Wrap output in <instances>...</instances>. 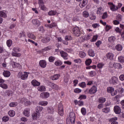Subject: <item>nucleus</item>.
<instances>
[{
  "label": "nucleus",
  "mask_w": 124,
  "mask_h": 124,
  "mask_svg": "<svg viewBox=\"0 0 124 124\" xmlns=\"http://www.w3.org/2000/svg\"><path fill=\"white\" fill-rule=\"evenodd\" d=\"M97 92V88L95 86H93L91 89H87L84 91V93L86 94H88L89 93V94H94L95 93Z\"/></svg>",
  "instance_id": "1"
},
{
  "label": "nucleus",
  "mask_w": 124,
  "mask_h": 124,
  "mask_svg": "<svg viewBox=\"0 0 124 124\" xmlns=\"http://www.w3.org/2000/svg\"><path fill=\"white\" fill-rule=\"evenodd\" d=\"M29 74L30 73L24 72L23 73L22 72H19L18 73L17 77L18 78H20L21 80H27L28 79V77H29Z\"/></svg>",
  "instance_id": "2"
},
{
  "label": "nucleus",
  "mask_w": 124,
  "mask_h": 124,
  "mask_svg": "<svg viewBox=\"0 0 124 124\" xmlns=\"http://www.w3.org/2000/svg\"><path fill=\"white\" fill-rule=\"evenodd\" d=\"M72 31L73 34L74 35H75V36H77L78 37V36H80V35H81V31H80V28H79V27H74Z\"/></svg>",
  "instance_id": "3"
},
{
  "label": "nucleus",
  "mask_w": 124,
  "mask_h": 124,
  "mask_svg": "<svg viewBox=\"0 0 124 124\" xmlns=\"http://www.w3.org/2000/svg\"><path fill=\"white\" fill-rule=\"evenodd\" d=\"M75 118H76V117L75 116V113H74V112H70L69 115V120L71 124H75Z\"/></svg>",
  "instance_id": "4"
},
{
  "label": "nucleus",
  "mask_w": 124,
  "mask_h": 124,
  "mask_svg": "<svg viewBox=\"0 0 124 124\" xmlns=\"http://www.w3.org/2000/svg\"><path fill=\"white\" fill-rule=\"evenodd\" d=\"M108 4L111 11L115 12L118 10V7H117L115 4L112 2H108Z\"/></svg>",
  "instance_id": "5"
},
{
  "label": "nucleus",
  "mask_w": 124,
  "mask_h": 124,
  "mask_svg": "<svg viewBox=\"0 0 124 124\" xmlns=\"http://www.w3.org/2000/svg\"><path fill=\"white\" fill-rule=\"evenodd\" d=\"M109 82L112 85H116L118 84V78L113 76L109 80Z\"/></svg>",
  "instance_id": "6"
},
{
  "label": "nucleus",
  "mask_w": 124,
  "mask_h": 124,
  "mask_svg": "<svg viewBox=\"0 0 124 124\" xmlns=\"http://www.w3.org/2000/svg\"><path fill=\"white\" fill-rule=\"evenodd\" d=\"M50 96V93L47 92H44L40 94V97L41 98L45 99V98H48Z\"/></svg>",
  "instance_id": "7"
},
{
  "label": "nucleus",
  "mask_w": 124,
  "mask_h": 124,
  "mask_svg": "<svg viewBox=\"0 0 124 124\" xmlns=\"http://www.w3.org/2000/svg\"><path fill=\"white\" fill-rule=\"evenodd\" d=\"M106 57L108 59V60H110V61H113V60H114V53L108 52L106 54Z\"/></svg>",
  "instance_id": "8"
},
{
  "label": "nucleus",
  "mask_w": 124,
  "mask_h": 124,
  "mask_svg": "<svg viewBox=\"0 0 124 124\" xmlns=\"http://www.w3.org/2000/svg\"><path fill=\"white\" fill-rule=\"evenodd\" d=\"M114 111L115 113L119 115V114H121L122 109H121V107H120L119 106H115L114 107Z\"/></svg>",
  "instance_id": "9"
},
{
  "label": "nucleus",
  "mask_w": 124,
  "mask_h": 124,
  "mask_svg": "<svg viewBox=\"0 0 124 124\" xmlns=\"http://www.w3.org/2000/svg\"><path fill=\"white\" fill-rule=\"evenodd\" d=\"M108 93H111V95L114 96L117 94V92L113 93L114 92V88L113 87H108L107 88Z\"/></svg>",
  "instance_id": "10"
},
{
  "label": "nucleus",
  "mask_w": 124,
  "mask_h": 124,
  "mask_svg": "<svg viewBox=\"0 0 124 124\" xmlns=\"http://www.w3.org/2000/svg\"><path fill=\"white\" fill-rule=\"evenodd\" d=\"M60 54L61 55V56L64 60H68V54H67L66 52H65L63 51H61Z\"/></svg>",
  "instance_id": "11"
},
{
  "label": "nucleus",
  "mask_w": 124,
  "mask_h": 124,
  "mask_svg": "<svg viewBox=\"0 0 124 124\" xmlns=\"http://www.w3.org/2000/svg\"><path fill=\"white\" fill-rule=\"evenodd\" d=\"M40 117V113L34 112L32 114L33 120H37Z\"/></svg>",
  "instance_id": "12"
},
{
  "label": "nucleus",
  "mask_w": 124,
  "mask_h": 124,
  "mask_svg": "<svg viewBox=\"0 0 124 124\" xmlns=\"http://www.w3.org/2000/svg\"><path fill=\"white\" fill-rule=\"evenodd\" d=\"M39 65L42 68H45V67L47 65V63L45 60H41L39 62Z\"/></svg>",
  "instance_id": "13"
},
{
  "label": "nucleus",
  "mask_w": 124,
  "mask_h": 124,
  "mask_svg": "<svg viewBox=\"0 0 124 124\" xmlns=\"http://www.w3.org/2000/svg\"><path fill=\"white\" fill-rule=\"evenodd\" d=\"M32 23L33 25L37 26V27H39L40 26V21L37 19H34L32 20Z\"/></svg>",
  "instance_id": "14"
},
{
  "label": "nucleus",
  "mask_w": 124,
  "mask_h": 124,
  "mask_svg": "<svg viewBox=\"0 0 124 124\" xmlns=\"http://www.w3.org/2000/svg\"><path fill=\"white\" fill-rule=\"evenodd\" d=\"M88 3V0H83L82 2L79 3L80 8H84Z\"/></svg>",
  "instance_id": "15"
},
{
  "label": "nucleus",
  "mask_w": 124,
  "mask_h": 124,
  "mask_svg": "<svg viewBox=\"0 0 124 124\" xmlns=\"http://www.w3.org/2000/svg\"><path fill=\"white\" fill-rule=\"evenodd\" d=\"M50 40L51 39H50V37H45L41 40V42H42V43H48Z\"/></svg>",
  "instance_id": "16"
},
{
  "label": "nucleus",
  "mask_w": 124,
  "mask_h": 124,
  "mask_svg": "<svg viewBox=\"0 0 124 124\" xmlns=\"http://www.w3.org/2000/svg\"><path fill=\"white\" fill-rule=\"evenodd\" d=\"M47 112L49 114H54V112H55V109H54V108L52 107H47Z\"/></svg>",
  "instance_id": "17"
},
{
  "label": "nucleus",
  "mask_w": 124,
  "mask_h": 124,
  "mask_svg": "<svg viewBox=\"0 0 124 124\" xmlns=\"http://www.w3.org/2000/svg\"><path fill=\"white\" fill-rule=\"evenodd\" d=\"M3 75L4 77L8 78L11 75V73L9 71L6 70L3 72Z\"/></svg>",
  "instance_id": "18"
},
{
  "label": "nucleus",
  "mask_w": 124,
  "mask_h": 124,
  "mask_svg": "<svg viewBox=\"0 0 124 124\" xmlns=\"http://www.w3.org/2000/svg\"><path fill=\"white\" fill-rule=\"evenodd\" d=\"M88 54L90 57H94L95 56V53H94V51L93 49H89L88 50Z\"/></svg>",
  "instance_id": "19"
},
{
  "label": "nucleus",
  "mask_w": 124,
  "mask_h": 124,
  "mask_svg": "<svg viewBox=\"0 0 124 124\" xmlns=\"http://www.w3.org/2000/svg\"><path fill=\"white\" fill-rule=\"evenodd\" d=\"M115 40H116V38L113 36L108 37V42L111 44H113V43L115 42Z\"/></svg>",
  "instance_id": "20"
},
{
  "label": "nucleus",
  "mask_w": 124,
  "mask_h": 124,
  "mask_svg": "<svg viewBox=\"0 0 124 124\" xmlns=\"http://www.w3.org/2000/svg\"><path fill=\"white\" fill-rule=\"evenodd\" d=\"M30 108H26L24 109L23 111V115L26 117H29L30 116Z\"/></svg>",
  "instance_id": "21"
},
{
  "label": "nucleus",
  "mask_w": 124,
  "mask_h": 124,
  "mask_svg": "<svg viewBox=\"0 0 124 124\" xmlns=\"http://www.w3.org/2000/svg\"><path fill=\"white\" fill-rule=\"evenodd\" d=\"M31 83L33 86H34L35 87H37L40 85V82H38L36 80H32Z\"/></svg>",
  "instance_id": "22"
},
{
  "label": "nucleus",
  "mask_w": 124,
  "mask_h": 124,
  "mask_svg": "<svg viewBox=\"0 0 124 124\" xmlns=\"http://www.w3.org/2000/svg\"><path fill=\"white\" fill-rule=\"evenodd\" d=\"M39 105H41V106H47L48 105V102L46 101H40L38 103Z\"/></svg>",
  "instance_id": "23"
},
{
  "label": "nucleus",
  "mask_w": 124,
  "mask_h": 124,
  "mask_svg": "<svg viewBox=\"0 0 124 124\" xmlns=\"http://www.w3.org/2000/svg\"><path fill=\"white\" fill-rule=\"evenodd\" d=\"M117 120H118V118L117 117H114L110 119V122L111 123V124H118V123L116 121Z\"/></svg>",
  "instance_id": "24"
},
{
  "label": "nucleus",
  "mask_w": 124,
  "mask_h": 124,
  "mask_svg": "<svg viewBox=\"0 0 124 124\" xmlns=\"http://www.w3.org/2000/svg\"><path fill=\"white\" fill-rule=\"evenodd\" d=\"M91 37H92V34H89L88 35L83 36L82 37V39L83 40H89V39H91Z\"/></svg>",
  "instance_id": "25"
},
{
  "label": "nucleus",
  "mask_w": 124,
  "mask_h": 124,
  "mask_svg": "<svg viewBox=\"0 0 124 124\" xmlns=\"http://www.w3.org/2000/svg\"><path fill=\"white\" fill-rule=\"evenodd\" d=\"M27 36L29 38H31L32 39H34V40L35 39V36L32 33L28 32L27 33Z\"/></svg>",
  "instance_id": "26"
},
{
  "label": "nucleus",
  "mask_w": 124,
  "mask_h": 124,
  "mask_svg": "<svg viewBox=\"0 0 124 124\" xmlns=\"http://www.w3.org/2000/svg\"><path fill=\"white\" fill-rule=\"evenodd\" d=\"M42 110H43V107L38 106L35 108V111L37 113H40V112H42Z\"/></svg>",
  "instance_id": "27"
},
{
  "label": "nucleus",
  "mask_w": 124,
  "mask_h": 124,
  "mask_svg": "<svg viewBox=\"0 0 124 124\" xmlns=\"http://www.w3.org/2000/svg\"><path fill=\"white\" fill-rule=\"evenodd\" d=\"M38 90L39 92H45L46 88L44 86H40L38 87Z\"/></svg>",
  "instance_id": "28"
},
{
  "label": "nucleus",
  "mask_w": 124,
  "mask_h": 124,
  "mask_svg": "<svg viewBox=\"0 0 124 124\" xmlns=\"http://www.w3.org/2000/svg\"><path fill=\"white\" fill-rule=\"evenodd\" d=\"M50 87L52 89H54V90H56L57 91H58V90H59V87L58 86V85H57L54 83H50Z\"/></svg>",
  "instance_id": "29"
},
{
  "label": "nucleus",
  "mask_w": 124,
  "mask_h": 124,
  "mask_svg": "<svg viewBox=\"0 0 124 124\" xmlns=\"http://www.w3.org/2000/svg\"><path fill=\"white\" fill-rule=\"evenodd\" d=\"M0 17H3V18H6V17H7V16L5 13V11H0Z\"/></svg>",
  "instance_id": "30"
},
{
  "label": "nucleus",
  "mask_w": 124,
  "mask_h": 124,
  "mask_svg": "<svg viewBox=\"0 0 124 124\" xmlns=\"http://www.w3.org/2000/svg\"><path fill=\"white\" fill-rule=\"evenodd\" d=\"M60 78V75H54L53 76L50 77L51 80H58Z\"/></svg>",
  "instance_id": "31"
},
{
  "label": "nucleus",
  "mask_w": 124,
  "mask_h": 124,
  "mask_svg": "<svg viewBox=\"0 0 124 124\" xmlns=\"http://www.w3.org/2000/svg\"><path fill=\"white\" fill-rule=\"evenodd\" d=\"M106 101V98L104 97H100L98 99V102L99 103H104Z\"/></svg>",
  "instance_id": "32"
},
{
  "label": "nucleus",
  "mask_w": 124,
  "mask_h": 124,
  "mask_svg": "<svg viewBox=\"0 0 124 124\" xmlns=\"http://www.w3.org/2000/svg\"><path fill=\"white\" fill-rule=\"evenodd\" d=\"M115 48L117 51H122L123 50V46L121 44H118L116 46Z\"/></svg>",
  "instance_id": "33"
},
{
  "label": "nucleus",
  "mask_w": 124,
  "mask_h": 124,
  "mask_svg": "<svg viewBox=\"0 0 124 124\" xmlns=\"http://www.w3.org/2000/svg\"><path fill=\"white\" fill-rule=\"evenodd\" d=\"M103 12V9L101 7H99L97 11V14H98V15H100V14H102Z\"/></svg>",
  "instance_id": "34"
},
{
  "label": "nucleus",
  "mask_w": 124,
  "mask_h": 124,
  "mask_svg": "<svg viewBox=\"0 0 124 124\" xmlns=\"http://www.w3.org/2000/svg\"><path fill=\"white\" fill-rule=\"evenodd\" d=\"M79 56L80 58H81L82 59H84L85 57H86V53L83 51H80L79 54Z\"/></svg>",
  "instance_id": "35"
},
{
  "label": "nucleus",
  "mask_w": 124,
  "mask_h": 124,
  "mask_svg": "<svg viewBox=\"0 0 124 124\" xmlns=\"http://www.w3.org/2000/svg\"><path fill=\"white\" fill-rule=\"evenodd\" d=\"M18 105V103L16 102H12L9 104L10 107H16Z\"/></svg>",
  "instance_id": "36"
},
{
  "label": "nucleus",
  "mask_w": 124,
  "mask_h": 124,
  "mask_svg": "<svg viewBox=\"0 0 124 124\" xmlns=\"http://www.w3.org/2000/svg\"><path fill=\"white\" fill-rule=\"evenodd\" d=\"M21 55L22 54H21V53H17L15 52H12V56H13V57H21Z\"/></svg>",
  "instance_id": "37"
},
{
  "label": "nucleus",
  "mask_w": 124,
  "mask_h": 124,
  "mask_svg": "<svg viewBox=\"0 0 124 124\" xmlns=\"http://www.w3.org/2000/svg\"><path fill=\"white\" fill-rule=\"evenodd\" d=\"M8 115L10 117H14L15 116V111L14 110H10L8 112Z\"/></svg>",
  "instance_id": "38"
},
{
  "label": "nucleus",
  "mask_w": 124,
  "mask_h": 124,
  "mask_svg": "<svg viewBox=\"0 0 124 124\" xmlns=\"http://www.w3.org/2000/svg\"><path fill=\"white\" fill-rule=\"evenodd\" d=\"M115 68L121 69L122 68V65L119 63H115L114 64Z\"/></svg>",
  "instance_id": "39"
},
{
  "label": "nucleus",
  "mask_w": 124,
  "mask_h": 124,
  "mask_svg": "<svg viewBox=\"0 0 124 124\" xmlns=\"http://www.w3.org/2000/svg\"><path fill=\"white\" fill-rule=\"evenodd\" d=\"M78 85L79 87H81V88H86V87H87V84H86V82H81L80 83H79Z\"/></svg>",
  "instance_id": "40"
},
{
  "label": "nucleus",
  "mask_w": 124,
  "mask_h": 124,
  "mask_svg": "<svg viewBox=\"0 0 124 124\" xmlns=\"http://www.w3.org/2000/svg\"><path fill=\"white\" fill-rule=\"evenodd\" d=\"M118 60L120 62H124V57L123 56H119Z\"/></svg>",
  "instance_id": "41"
},
{
  "label": "nucleus",
  "mask_w": 124,
  "mask_h": 124,
  "mask_svg": "<svg viewBox=\"0 0 124 124\" xmlns=\"http://www.w3.org/2000/svg\"><path fill=\"white\" fill-rule=\"evenodd\" d=\"M83 16L85 18H88L90 16V14L87 11H84L83 12Z\"/></svg>",
  "instance_id": "42"
},
{
  "label": "nucleus",
  "mask_w": 124,
  "mask_h": 124,
  "mask_svg": "<svg viewBox=\"0 0 124 124\" xmlns=\"http://www.w3.org/2000/svg\"><path fill=\"white\" fill-rule=\"evenodd\" d=\"M0 87L2 89H6L8 88V86H7V84H6L4 83L0 84Z\"/></svg>",
  "instance_id": "43"
},
{
  "label": "nucleus",
  "mask_w": 124,
  "mask_h": 124,
  "mask_svg": "<svg viewBox=\"0 0 124 124\" xmlns=\"http://www.w3.org/2000/svg\"><path fill=\"white\" fill-rule=\"evenodd\" d=\"M11 64L13 65V67H15H15H18L19 66V63H18L17 62H15L13 61H12L11 62Z\"/></svg>",
  "instance_id": "44"
},
{
  "label": "nucleus",
  "mask_w": 124,
  "mask_h": 124,
  "mask_svg": "<svg viewBox=\"0 0 124 124\" xmlns=\"http://www.w3.org/2000/svg\"><path fill=\"white\" fill-rule=\"evenodd\" d=\"M81 114H82V115H83V116H85V115H86V114H87V110H86V109L84 108H82L81 109Z\"/></svg>",
  "instance_id": "45"
},
{
  "label": "nucleus",
  "mask_w": 124,
  "mask_h": 124,
  "mask_svg": "<svg viewBox=\"0 0 124 124\" xmlns=\"http://www.w3.org/2000/svg\"><path fill=\"white\" fill-rule=\"evenodd\" d=\"M65 40L66 41H69V40H72V37L71 35H67L65 37Z\"/></svg>",
  "instance_id": "46"
},
{
  "label": "nucleus",
  "mask_w": 124,
  "mask_h": 124,
  "mask_svg": "<svg viewBox=\"0 0 124 124\" xmlns=\"http://www.w3.org/2000/svg\"><path fill=\"white\" fill-rule=\"evenodd\" d=\"M57 12L54 11H50L48 13V14L49 16H53L54 15H56Z\"/></svg>",
  "instance_id": "47"
},
{
  "label": "nucleus",
  "mask_w": 124,
  "mask_h": 124,
  "mask_svg": "<svg viewBox=\"0 0 124 124\" xmlns=\"http://www.w3.org/2000/svg\"><path fill=\"white\" fill-rule=\"evenodd\" d=\"M55 64L57 66H60V65H62V62L61 61H57L55 62Z\"/></svg>",
  "instance_id": "48"
},
{
  "label": "nucleus",
  "mask_w": 124,
  "mask_h": 124,
  "mask_svg": "<svg viewBox=\"0 0 124 124\" xmlns=\"http://www.w3.org/2000/svg\"><path fill=\"white\" fill-rule=\"evenodd\" d=\"M89 17H90V20H95V19H96V16H95V15H94L93 14L90 15Z\"/></svg>",
  "instance_id": "49"
},
{
  "label": "nucleus",
  "mask_w": 124,
  "mask_h": 124,
  "mask_svg": "<svg viewBox=\"0 0 124 124\" xmlns=\"http://www.w3.org/2000/svg\"><path fill=\"white\" fill-rule=\"evenodd\" d=\"M7 46L8 47H11V45H12V40H8L7 41Z\"/></svg>",
  "instance_id": "50"
},
{
  "label": "nucleus",
  "mask_w": 124,
  "mask_h": 124,
  "mask_svg": "<svg viewBox=\"0 0 124 124\" xmlns=\"http://www.w3.org/2000/svg\"><path fill=\"white\" fill-rule=\"evenodd\" d=\"M9 120V117H8V116H4L2 118V121L4 123H6V122H8Z\"/></svg>",
  "instance_id": "51"
},
{
  "label": "nucleus",
  "mask_w": 124,
  "mask_h": 124,
  "mask_svg": "<svg viewBox=\"0 0 124 124\" xmlns=\"http://www.w3.org/2000/svg\"><path fill=\"white\" fill-rule=\"evenodd\" d=\"M55 60H56V58H55L54 56H50L48 58V60L50 62H53Z\"/></svg>",
  "instance_id": "52"
},
{
  "label": "nucleus",
  "mask_w": 124,
  "mask_h": 124,
  "mask_svg": "<svg viewBox=\"0 0 124 124\" xmlns=\"http://www.w3.org/2000/svg\"><path fill=\"white\" fill-rule=\"evenodd\" d=\"M92 63V59H88L85 61V64L87 65H90Z\"/></svg>",
  "instance_id": "53"
},
{
  "label": "nucleus",
  "mask_w": 124,
  "mask_h": 124,
  "mask_svg": "<svg viewBox=\"0 0 124 124\" xmlns=\"http://www.w3.org/2000/svg\"><path fill=\"white\" fill-rule=\"evenodd\" d=\"M58 114L61 116H63V108L62 109H58Z\"/></svg>",
  "instance_id": "54"
},
{
  "label": "nucleus",
  "mask_w": 124,
  "mask_h": 124,
  "mask_svg": "<svg viewBox=\"0 0 124 124\" xmlns=\"http://www.w3.org/2000/svg\"><path fill=\"white\" fill-rule=\"evenodd\" d=\"M3 95L4 96H10V93L9 91H6L4 92Z\"/></svg>",
  "instance_id": "55"
},
{
  "label": "nucleus",
  "mask_w": 124,
  "mask_h": 124,
  "mask_svg": "<svg viewBox=\"0 0 124 124\" xmlns=\"http://www.w3.org/2000/svg\"><path fill=\"white\" fill-rule=\"evenodd\" d=\"M13 51L16 53H19L21 51V49L19 47H14L13 48Z\"/></svg>",
  "instance_id": "56"
},
{
  "label": "nucleus",
  "mask_w": 124,
  "mask_h": 124,
  "mask_svg": "<svg viewBox=\"0 0 124 124\" xmlns=\"http://www.w3.org/2000/svg\"><path fill=\"white\" fill-rule=\"evenodd\" d=\"M74 92L76 93H81V92H82V90L79 88H76L74 90Z\"/></svg>",
  "instance_id": "57"
},
{
  "label": "nucleus",
  "mask_w": 124,
  "mask_h": 124,
  "mask_svg": "<svg viewBox=\"0 0 124 124\" xmlns=\"http://www.w3.org/2000/svg\"><path fill=\"white\" fill-rule=\"evenodd\" d=\"M110 111V109L108 108H105L102 109V112L103 113H108Z\"/></svg>",
  "instance_id": "58"
},
{
  "label": "nucleus",
  "mask_w": 124,
  "mask_h": 124,
  "mask_svg": "<svg viewBox=\"0 0 124 124\" xmlns=\"http://www.w3.org/2000/svg\"><path fill=\"white\" fill-rule=\"evenodd\" d=\"M74 62L76 63H81V62H82V60H81L80 59H77L74 60Z\"/></svg>",
  "instance_id": "59"
},
{
  "label": "nucleus",
  "mask_w": 124,
  "mask_h": 124,
  "mask_svg": "<svg viewBox=\"0 0 124 124\" xmlns=\"http://www.w3.org/2000/svg\"><path fill=\"white\" fill-rule=\"evenodd\" d=\"M89 75L91 77H93L95 75V72L93 71H91L89 72Z\"/></svg>",
  "instance_id": "60"
},
{
  "label": "nucleus",
  "mask_w": 124,
  "mask_h": 124,
  "mask_svg": "<svg viewBox=\"0 0 124 124\" xmlns=\"http://www.w3.org/2000/svg\"><path fill=\"white\" fill-rule=\"evenodd\" d=\"M108 17V15L107 14V13L105 12L103 14L102 16V18L103 19H106Z\"/></svg>",
  "instance_id": "61"
},
{
  "label": "nucleus",
  "mask_w": 124,
  "mask_h": 124,
  "mask_svg": "<svg viewBox=\"0 0 124 124\" xmlns=\"http://www.w3.org/2000/svg\"><path fill=\"white\" fill-rule=\"evenodd\" d=\"M98 37L97 36V35L93 36L91 40L92 42H94V41H96V40H97Z\"/></svg>",
  "instance_id": "62"
},
{
  "label": "nucleus",
  "mask_w": 124,
  "mask_h": 124,
  "mask_svg": "<svg viewBox=\"0 0 124 124\" xmlns=\"http://www.w3.org/2000/svg\"><path fill=\"white\" fill-rule=\"evenodd\" d=\"M39 7H40L41 9H42V10H47V8L45 7V5H44V4L40 5L39 6Z\"/></svg>",
  "instance_id": "63"
},
{
  "label": "nucleus",
  "mask_w": 124,
  "mask_h": 124,
  "mask_svg": "<svg viewBox=\"0 0 124 124\" xmlns=\"http://www.w3.org/2000/svg\"><path fill=\"white\" fill-rule=\"evenodd\" d=\"M119 79L120 81H124V75L122 74L119 76Z\"/></svg>",
  "instance_id": "64"
}]
</instances>
